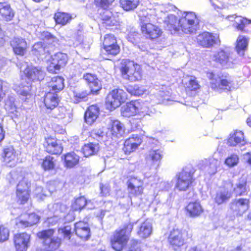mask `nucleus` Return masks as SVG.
I'll use <instances>...</instances> for the list:
<instances>
[{
  "label": "nucleus",
  "instance_id": "nucleus-1",
  "mask_svg": "<svg viewBox=\"0 0 251 251\" xmlns=\"http://www.w3.org/2000/svg\"><path fill=\"white\" fill-rule=\"evenodd\" d=\"M133 225L128 223L121 229L116 230L111 238L112 248L116 251H121L126 246L129 239Z\"/></svg>",
  "mask_w": 251,
  "mask_h": 251
},
{
  "label": "nucleus",
  "instance_id": "nucleus-2",
  "mask_svg": "<svg viewBox=\"0 0 251 251\" xmlns=\"http://www.w3.org/2000/svg\"><path fill=\"white\" fill-rule=\"evenodd\" d=\"M199 20L195 13L184 12L178 20V31L186 34H192L196 31L199 24Z\"/></svg>",
  "mask_w": 251,
  "mask_h": 251
},
{
  "label": "nucleus",
  "instance_id": "nucleus-3",
  "mask_svg": "<svg viewBox=\"0 0 251 251\" xmlns=\"http://www.w3.org/2000/svg\"><path fill=\"white\" fill-rule=\"evenodd\" d=\"M120 71L125 79L134 82L141 78L140 66L133 61L123 60Z\"/></svg>",
  "mask_w": 251,
  "mask_h": 251
},
{
  "label": "nucleus",
  "instance_id": "nucleus-4",
  "mask_svg": "<svg viewBox=\"0 0 251 251\" xmlns=\"http://www.w3.org/2000/svg\"><path fill=\"white\" fill-rule=\"evenodd\" d=\"M151 15L140 16L142 33L147 37L151 39L160 37L162 31L158 26L150 23Z\"/></svg>",
  "mask_w": 251,
  "mask_h": 251
},
{
  "label": "nucleus",
  "instance_id": "nucleus-5",
  "mask_svg": "<svg viewBox=\"0 0 251 251\" xmlns=\"http://www.w3.org/2000/svg\"><path fill=\"white\" fill-rule=\"evenodd\" d=\"M194 171L188 167L184 168L176 176L175 188L180 191H186L194 181Z\"/></svg>",
  "mask_w": 251,
  "mask_h": 251
},
{
  "label": "nucleus",
  "instance_id": "nucleus-6",
  "mask_svg": "<svg viewBox=\"0 0 251 251\" xmlns=\"http://www.w3.org/2000/svg\"><path fill=\"white\" fill-rule=\"evenodd\" d=\"M126 99V95L123 90L114 89L106 97L105 103L107 108L112 111L120 106Z\"/></svg>",
  "mask_w": 251,
  "mask_h": 251
},
{
  "label": "nucleus",
  "instance_id": "nucleus-7",
  "mask_svg": "<svg viewBox=\"0 0 251 251\" xmlns=\"http://www.w3.org/2000/svg\"><path fill=\"white\" fill-rule=\"evenodd\" d=\"M207 77L210 79L211 87L213 89L229 90L232 86V80L228 75L217 76L212 73L207 74Z\"/></svg>",
  "mask_w": 251,
  "mask_h": 251
},
{
  "label": "nucleus",
  "instance_id": "nucleus-8",
  "mask_svg": "<svg viewBox=\"0 0 251 251\" xmlns=\"http://www.w3.org/2000/svg\"><path fill=\"white\" fill-rule=\"evenodd\" d=\"M54 232L53 229H49L37 234L39 238L44 240V244L48 246L49 251H57L61 244L60 239L57 237L51 238Z\"/></svg>",
  "mask_w": 251,
  "mask_h": 251
},
{
  "label": "nucleus",
  "instance_id": "nucleus-9",
  "mask_svg": "<svg viewBox=\"0 0 251 251\" xmlns=\"http://www.w3.org/2000/svg\"><path fill=\"white\" fill-rule=\"evenodd\" d=\"M103 53L108 55L115 56L120 51V48L117 44V40L114 35L107 34L104 36L103 41Z\"/></svg>",
  "mask_w": 251,
  "mask_h": 251
},
{
  "label": "nucleus",
  "instance_id": "nucleus-10",
  "mask_svg": "<svg viewBox=\"0 0 251 251\" xmlns=\"http://www.w3.org/2000/svg\"><path fill=\"white\" fill-rule=\"evenodd\" d=\"M226 19L232 22L233 26L237 30L246 32H251V20L236 14L228 15Z\"/></svg>",
  "mask_w": 251,
  "mask_h": 251
},
{
  "label": "nucleus",
  "instance_id": "nucleus-11",
  "mask_svg": "<svg viewBox=\"0 0 251 251\" xmlns=\"http://www.w3.org/2000/svg\"><path fill=\"white\" fill-rule=\"evenodd\" d=\"M198 43L201 46L209 48L220 42L218 35L212 34L208 32H204L199 34L197 38Z\"/></svg>",
  "mask_w": 251,
  "mask_h": 251
},
{
  "label": "nucleus",
  "instance_id": "nucleus-12",
  "mask_svg": "<svg viewBox=\"0 0 251 251\" xmlns=\"http://www.w3.org/2000/svg\"><path fill=\"white\" fill-rule=\"evenodd\" d=\"M163 157L162 151L159 149L150 150L146 156L147 163L150 165V169L156 171L160 165V161Z\"/></svg>",
  "mask_w": 251,
  "mask_h": 251
},
{
  "label": "nucleus",
  "instance_id": "nucleus-13",
  "mask_svg": "<svg viewBox=\"0 0 251 251\" xmlns=\"http://www.w3.org/2000/svg\"><path fill=\"white\" fill-rule=\"evenodd\" d=\"M249 199L240 198L234 200L230 203V209L238 216H242L250 207Z\"/></svg>",
  "mask_w": 251,
  "mask_h": 251
},
{
  "label": "nucleus",
  "instance_id": "nucleus-14",
  "mask_svg": "<svg viewBox=\"0 0 251 251\" xmlns=\"http://www.w3.org/2000/svg\"><path fill=\"white\" fill-rule=\"evenodd\" d=\"M230 186L231 184H229L227 187L221 188L216 192L214 200L218 205L226 202L231 198L232 192L229 189Z\"/></svg>",
  "mask_w": 251,
  "mask_h": 251
},
{
  "label": "nucleus",
  "instance_id": "nucleus-15",
  "mask_svg": "<svg viewBox=\"0 0 251 251\" xmlns=\"http://www.w3.org/2000/svg\"><path fill=\"white\" fill-rule=\"evenodd\" d=\"M29 185L25 179L20 181L17 185V197L19 198L22 204L27 201L29 198Z\"/></svg>",
  "mask_w": 251,
  "mask_h": 251
},
{
  "label": "nucleus",
  "instance_id": "nucleus-16",
  "mask_svg": "<svg viewBox=\"0 0 251 251\" xmlns=\"http://www.w3.org/2000/svg\"><path fill=\"white\" fill-rule=\"evenodd\" d=\"M136 234L141 238L145 239L149 237L152 231V222L151 220L147 219L142 223L136 228Z\"/></svg>",
  "mask_w": 251,
  "mask_h": 251
},
{
  "label": "nucleus",
  "instance_id": "nucleus-17",
  "mask_svg": "<svg viewBox=\"0 0 251 251\" xmlns=\"http://www.w3.org/2000/svg\"><path fill=\"white\" fill-rule=\"evenodd\" d=\"M168 241L175 250H176L177 248L182 246L184 244V239L182 237L181 230L176 229L171 231L168 238Z\"/></svg>",
  "mask_w": 251,
  "mask_h": 251
},
{
  "label": "nucleus",
  "instance_id": "nucleus-18",
  "mask_svg": "<svg viewBox=\"0 0 251 251\" xmlns=\"http://www.w3.org/2000/svg\"><path fill=\"white\" fill-rule=\"evenodd\" d=\"M227 144L229 146H244L246 144L244 133L242 131L235 130L231 132L227 140Z\"/></svg>",
  "mask_w": 251,
  "mask_h": 251
},
{
  "label": "nucleus",
  "instance_id": "nucleus-19",
  "mask_svg": "<svg viewBox=\"0 0 251 251\" xmlns=\"http://www.w3.org/2000/svg\"><path fill=\"white\" fill-rule=\"evenodd\" d=\"M44 146L46 151L50 153L60 154L63 151V147L57 143L56 139L53 138H46Z\"/></svg>",
  "mask_w": 251,
  "mask_h": 251
},
{
  "label": "nucleus",
  "instance_id": "nucleus-20",
  "mask_svg": "<svg viewBox=\"0 0 251 251\" xmlns=\"http://www.w3.org/2000/svg\"><path fill=\"white\" fill-rule=\"evenodd\" d=\"M230 53L229 50L225 49H220L218 51L213 53L211 56L212 59L222 64L226 65L230 62Z\"/></svg>",
  "mask_w": 251,
  "mask_h": 251
},
{
  "label": "nucleus",
  "instance_id": "nucleus-21",
  "mask_svg": "<svg viewBox=\"0 0 251 251\" xmlns=\"http://www.w3.org/2000/svg\"><path fill=\"white\" fill-rule=\"evenodd\" d=\"M76 234L80 238L87 240L90 236V229L88 223L79 221L75 225Z\"/></svg>",
  "mask_w": 251,
  "mask_h": 251
},
{
  "label": "nucleus",
  "instance_id": "nucleus-22",
  "mask_svg": "<svg viewBox=\"0 0 251 251\" xmlns=\"http://www.w3.org/2000/svg\"><path fill=\"white\" fill-rule=\"evenodd\" d=\"M141 143V140L137 135L133 136L125 141L123 150L126 154H129L136 150Z\"/></svg>",
  "mask_w": 251,
  "mask_h": 251
},
{
  "label": "nucleus",
  "instance_id": "nucleus-23",
  "mask_svg": "<svg viewBox=\"0 0 251 251\" xmlns=\"http://www.w3.org/2000/svg\"><path fill=\"white\" fill-rule=\"evenodd\" d=\"M26 76L32 80H40L43 79L44 73L40 68L28 66L24 71Z\"/></svg>",
  "mask_w": 251,
  "mask_h": 251
},
{
  "label": "nucleus",
  "instance_id": "nucleus-24",
  "mask_svg": "<svg viewBox=\"0 0 251 251\" xmlns=\"http://www.w3.org/2000/svg\"><path fill=\"white\" fill-rule=\"evenodd\" d=\"M99 108L97 105H92L89 106L85 113V122L90 125H92L99 117Z\"/></svg>",
  "mask_w": 251,
  "mask_h": 251
},
{
  "label": "nucleus",
  "instance_id": "nucleus-25",
  "mask_svg": "<svg viewBox=\"0 0 251 251\" xmlns=\"http://www.w3.org/2000/svg\"><path fill=\"white\" fill-rule=\"evenodd\" d=\"M83 78L88 84L92 92H97L101 89V85L96 75L91 74L84 75Z\"/></svg>",
  "mask_w": 251,
  "mask_h": 251
},
{
  "label": "nucleus",
  "instance_id": "nucleus-26",
  "mask_svg": "<svg viewBox=\"0 0 251 251\" xmlns=\"http://www.w3.org/2000/svg\"><path fill=\"white\" fill-rule=\"evenodd\" d=\"M58 99L56 93L49 91L44 99V104L48 109H52L57 106Z\"/></svg>",
  "mask_w": 251,
  "mask_h": 251
},
{
  "label": "nucleus",
  "instance_id": "nucleus-27",
  "mask_svg": "<svg viewBox=\"0 0 251 251\" xmlns=\"http://www.w3.org/2000/svg\"><path fill=\"white\" fill-rule=\"evenodd\" d=\"M49 91L57 93L64 88V79L60 76H55L51 78L49 82Z\"/></svg>",
  "mask_w": 251,
  "mask_h": 251
},
{
  "label": "nucleus",
  "instance_id": "nucleus-28",
  "mask_svg": "<svg viewBox=\"0 0 251 251\" xmlns=\"http://www.w3.org/2000/svg\"><path fill=\"white\" fill-rule=\"evenodd\" d=\"M64 166L68 168H72L77 165L79 156L74 152L68 153L64 155Z\"/></svg>",
  "mask_w": 251,
  "mask_h": 251
},
{
  "label": "nucleus",
  "instance_id": "nucleus-29",
  "mask_svg": "<svg viewBox=\"0 0 251 251\" xmlns=\"http://www.w3.org/2000/svg\"><path fill=\"white\" fill-rule=\"evenodd\" d=\"M30 236L25 233L17 235V251H26Z\"/></svg>",
  "mask_w": 251,
  "mask_h": 251
},
{
  "label": "nucleus",
  "instance_id": "nucleus-30",
  "mask_svg": "<svg viewBox=\"0 0 251 251\" xmlns=\"http://www.w3.org/2000/svg\"><path fill=\"white\" fill-rule=\"evenodd\" d=\"M121 111L122 115L126 117H130L136 115L135 101L127 103L121 107Z\"/></svg>",
  "mask_w": 251,
  "mask_h": 251
},
{
  "label": "nucleus",
  "instance_id": "nucleus-31",
  "mask_svg": "<svg viewBox=\"0 0 251 251\" xmlns=\"http://www.w3.org/2000/svg\"><path fill=\"white\" fill-rule=\"evenodd\" d=\"M125 132L123 124L118 120H114L111 123V132L113 136L120 138Z\"/></svg>",
  "mask_w": 251,
  "mask_h": 251
},
{
  "label": "nucleus",
  "instance_id": "nucleus-32",
  "mask_svg": "<svg viewBox=\"0 0 251 251\" xmlns=\"http://www.w3.org/2000/svg\"><path fill=\"white\" fill-rule=\"evenodd\" d=\"M100 146L98 143H90L84 145L82 151L85 157L95 155L99 151Z\"/></svg>",
  "mask_w": 251,
  "mask_h": 251
},
{
  "label": "nucleus",
  "instance_id": "nucleus-33",
  "mask_svg": "<svg viewBox=\"0 0 251 251\" xmlns=\"http://www.w3.org/2000/svg\"><path fill=\"white\" fill-rule=\"evenodd\" d=\"M14 16L9 5L5 3L0 2V19L10 21Z\"/></svg>",
  "mask_w": 251,
  "mask_h": 251
},
{
  "label": "nucleus",
  "instance_id": "nucleus-34",
  "mask_svg": "<svg viewBox=\"0 0 251 251\" xmlns=\"http://www.w3.org/2000/svg\"><path fill=\"white\" fill-rule=\"evenodd\" d=\"M166 25V28L171 31H174V33L178 32V24L176 17L173 14H170L165 19L164 21Z\"/></svg>",
  "mask_w": 251,
  "mask_h": 251
},
{
  "label": "nucleus",
  "instance_id": "nucleus-35",
  "mask_svg": "<svg viewBox=\"0 0 251 251\" xmlns=\"http://www.w3.org/2000/svg\"><path fill=\"white\" fill-rule=\"evenodd\" d=\"M186 210L191 217L199 216L203 212L200 203L197 201L190 202L186 207Z\"/></svg>",
  "mask_w": 251,
  "mask_h": 251
},
{
  "label": "nucleus",
  "instance_id": "nucleus-36",
  "mask_svg": "<svg viewBox=\"0 0 251 251\" xmlns=\"http://www.w3.org/2000/svg\"><path fill=\"white\" fill-rule=\"evenodd\" d=\"M248 45V39L244 36H239L237 39L236 44V50L237 53L241 56L243 55Z\"/></svg>",
  "mask_w": 251,
  "mask_h": 251
},
{
  "label": "nucleus",
  "instance_id": "nucleus-37",
  "mask_svg": "<svg viewBox=\"0 0 251 251\" xmlns=\"http://www.w3.org/2000/svg\"><path fill=\"white\" fill-rule=\"evenodd\" d=\"M126 91L131 95L140 96L146 93L147 90L143 86L138 85H129L126 88Z\"/></svg>",
  "mask_w": 251,
  "mask_h": 251
},
{
  "label": "nucleus",
  "instance_id": "nucleus-38",
  "mask_svg": "<svg viewBox=\"0 0 251 251\" xmlns=\"http://www.w3.org/2000/svg\"><path fill=\"white\" fill-rule=\"evenodd\" d=\"M31 51L33 54L38 56L48 53L49 50L42 42H37L33 46Z\"/></svg>",
  "mask_w": 251,
  "mask_h": 251
},
{
  "label": "nucleus",
  "instance_id": "nucleus-39",
  "mask_svg": "<svg viewBox=\"0 0 251 251\" xmlns=\"http://www.w3.org/2000/svg\"><path fill=\"white\" fill-rule=\"evenodd\" d=\"M247 180L244 178H241L236 184L234 191L236 195L241 196L245 195L247 192Z\"/></svg>",
  "mask_w": 251,
  "mask_h": 251
},
{
  "label": "nucleus",
  "instance_id": "nucleus-40",
  "mask_svg": "<svg viewBox=\"0 0 251 251\" xmlns=\"http://www.w3.org/2000/svg\"><path fill=\"white\" fill-rule=\"evenodd\" d=\"M139 0H120L122 7L126 11L135 9L139 4Z\"/></svg>",
  "mask_w": 251,
  "mask_h": 251
},
{
  "label": "nucleus",
  "instance_id": "nucleus-41",
  "mask_svg": "<svg viewBox=\"0 0 251 251\" xmlns=\"http://www.w3.org/2000/svg\"><path fill=\"white\" fill-rule=\"evenodd\" d=\"M51 59L58 64L59 66L62 67L66 64L68 58L66 54L58 52L51 56Z\"/></svg>",
  "mask_w": 251,
  "mask_h": 251
},
{
  "label": "nucleus",
  "instance_id": "nucleus-42",
  "mask_svg": "<svg viewBox=\"0 0 251 251\" xmlns=\"http://www.w3.org/2000/svg\"><path fill=\"white\" fill-rule=\"evenodd\" d=\"M207 165L204 169L210 175L215 174L219 165V161L215 159H210L208 161L205 160Z\"/></svg>",
  "mask_w": 251,
  "mask_h": 251
},
{
  "label": "nucleus",
  "instance_id": "nucleus-43",
  "mask_svg": "<svg viewBox=\"0 0 251 251\" xmlns=\"http://www.w3.org/2000/svg\"><path fill=\"white\" fill-rule=\"evenodd\" d=\"M55 165V160L51 156H47L43 160L42 167L45 171L52 170Z\"/></svg>",
  "mask_w": 251,
  "mask_h": 251
},
{
  "label": "nucleus",
  "instance_id": "nucleus-44",
  "mask_svg": "<svg viewBox=\"0 0 251 251\" xmlns=\"http://www.w3.org/2000/svg\"><path fill=\"white\" fill-rule=\"evenodd\" d=\"M27 221L21 220L19 224L24 227L33 226L37 223L39 220V217L35 213H31L28 216Z\"/></svg>",
  "mask_w": 251,
  "mask_h": 251
},
{
  "label": "nucleus",
  "instance_id": "nucleus-45",
  "mask_svg": "<svg viewBox=\"0 0 251 251\" xmlns=\"http://www.w3.org/2000/svg\"><path fill=\"white\" fill-rule=\"evenodd\" d=\"M54 19L57 23L64 25L71 20V16L67 13L59 12L55 14Z\"/></svg>",
  "mask_w": 251,
  "mask_h": 251
},
{
  "label": "nucleus",
  "instance_id": "nucleus-46",
  "mask_svg": "<svg viewBox=\"0 0 251 251\" xmlns=\"http://www.w3.org/2000/svg\"><path fill=\"white\" fill-rule=\"evenodd\" d=\"M27 44L23 38L17 40V55H24L26 52Z\"/></svg>",
  "mask_w": 251,
  "mask_h": 251
},
{
  "label": "nucleus",
  "instance_id": "nucleus-47",
  "mask_svg": "<svg viewBox=\"0 0 251 251\" xmlns=\"http://www.w3.org/2000/svg\"><path fill=\"white\" fill-rule=\"evenodd\" d=\"M15 99L14 97H9L6 101L5 109L9 114H13L15 116L16 112Z\"/></svg>",
  "mask_w": 251,
  "mask_h": 251
},
{
  "label": "nucleus",
  "instance_id": "nucleus-48",
  "mask_svg": "<svg viewBox=\"0 0 251 251\" xmlns=\"http://www.w3.org/2000/svg\"><path fill=\"white\" fill-rule=\"evenodd\" d=\"M135 101L137 114H139L143 116L149 114V107L147 106L146 103L143 102H140L139 101Z\"/></svg>",
  "mask_w": 251,
  "mask_h": 251
},
{
  "label": "nucleus",
  "instance_id": "nucleus-49",
  "mask_svg": "<svg viewBox=\"0 0 251 251\" xmlns=\"http://www.w3.org/2000/svg\"><path fill=\"white\" fill-rule=\"evenodd\" d=\"M129 197H136L142 194L144 190L143 186H127Z\"/></svg>",
  "mask_w": 251,
  "mask_h": 251
},
{
  "label": "nucleus",
  "instance_id": "nucleus-50",
  "mask_svg": "<svg viewBox=\"0 0 251 251\" xmlns=\"http://www.w3.org/2000/svg\"><path fill=\"white\" fill-rule=\"evenodd\" d=\"M239 158L236 154H231L225 160V163L229 167H233L236 166L239 162Z\"/></svg>",
  "mask_w": 251,
  "mask_h": 251
},
{
  "label": "nucleus",
  "instance_id": "nucleus-51",
  "mask_svg": "<svg viewBox=\"0 0 251 251\" xmlns=\"http://www.w3.org/2000/svg\"><path fill=\"white\" fill-rule=\"evenodd\" d=\"M87 204V201L84 197H81L76 199L72 205V207L75 210H81Z\"/></svg>",
  "mask_w": 251,
  "mask_h": 251
},
{
  "label": "nucleus",
  "instance_id": "nucleus-52",
  "mask_svg": "<svg viewBox=\"0 0 251 251\" xmlns=\"http://www.w3.org/2000/svg\"><path fill=\"white\" fill-rule=\"evenodd\" d=\"M104 11L102 13L101 12L100 13L101 19L102 21L105 22L106 25H114V23H112L111 20L112 17V13L111 12L108 10L105 9L103 10Z\"/></svg>",
  "mask_w": 251,
  "mask_h": 251
},
{
  "label": "nucleus",
  "instance_id": "nucleus-53",
  "mask_svg": "<svg viewBox=\"0 0 251 251\" xmlns=\"http://www.w3.org/2000/svg\"><path fill=\"white\" fill-rule=\"evenodd\" d=\"M127 186H143V180L137 176H131L129 177L127 181Z\"/></svg>",
  "mask_w": 251,
  "mask_h": 251
},
{
  "label": "nucleus",
  "instance_id": "nucleus-54",
  "mask_svg": "<svg viewBox=\"0 0 251 251\" xmlns=\"http://www.w3.org/2000/svg\"><path fill=\"white\" fill-rule=\"evenodd\" d=\"M88 95V93L86 91L74 92V102L78 103L81 100H83L86 98Z\"/></svg>",
  "mask_w": 251,
  "mask_h": 251
},
{
  "label": "nucleus",
  "instance_id": "nucleus-55",
  "mask_svg": "<svg viewBox=\"0 0 251 251\" xmlns=\"http://www.w3.org/2000/svg\"><path fill=\"white\" fill-rule=\"evenodd\" d=\"M41 38L44 41H46L49 44H51L57 41L55 37L47 31H44L42 33Z\"/></svg>",
  "mask_w": 251,
  "mask_h": 251
},
{
  "label": "nucleus",
  "instance_id": "nucleus-56",
  "mask_svg": "<svg viewBox=\"0 0 251 251\" xmlns=\"http://www.w3.org/2000/svg\"><path fill=\"white\" fill-rule=\"evenodd\" d=\"M60 68L61 67L59 66L58 64L55 63L54 61H52V59L50 61L47 66L48 71L51 73H57Z\"/></svg>",
  "mask_w": 251,
  "mask_h": 251
},
{
  "label": "nucleus",
  "instance_id": "nucleus-57",
  "mask_svg": "<svg viewBox=\"0 0 251 251\" xmlns=\"http://www.w3.org/2000/svg\"><path fill=\"white\" fill-rule=\"evenodd\" d=\"M14 150L13 148H7L4 150V158L6 162L8 163L11 161L9 158H12L14 160L15 158V154L14 153Z\"/></svg>",
  "mask_w": 251,
  "mask_h": 251
},
{
  "label": "nucleus",
  "instance_id": "nucleus-58",
  "mask_svg": "<svg viewBox=\"0 0 251 251\" xmlns=\"http://www.w3.org/2000/svg\"><path fill=\"white\" fill-rule=\"evenodd\" d=\"M9 230L2 225H0V242H3L8 239Z\"/></svg>",
  "mask_w": 251,
  "mask_h": 251
},
{
  "label": "nucleus",
  "instance_id": "nucleus-59",
  "mask_svg": "<svg viewBox=\"0 0 251 251\" xmlns=\"http://www.w3.org/2000/svg\"><path fill=\"white\" fill-rule=\"evenodd\" d=\"M114 1V0H95L96 4L101 7L103 10L106 9L109 5Z\"/></svg>",
  "mask_w": 251,
  "mask_h": 251
},
{
  "label": "nucleus",
  "instance_id": "nucleus-60",
  "mask_svg": "<svg viewBox=\"0 0 251 251\" xmlns=\"http://www.w3.org/2000/svg\"><path fill=\"white\" fill-rule=\"evenodd\" d=\"M104 135V132L100 129H94L91 132L92 137L100 142L102 140Z\"/></svg>",
  "mask_w": 251,
  "mask_h": 251
},
{
  "label": "nucleus",
  "instance_id": "nucleus-61",
  "mask_svg": "<svg viewBox=\"0 0 251 251\" xmlns=\"http://www.w3.org/2000/svg\"><path fill=\"white\" fill-rule=\"evenodd\" d=\"M20 99L23 101H25L31 97V95L29 92V88H25L22 90L20 94Z\"/></svg>",
  "mask_w": 251,
  "mask_h": 251
},
{
  "label": "nucleus",
  "instance_id": "nucleus-62",
  "mask_svg": "<svg viewBox=\"0 0 251 251\" xmlns=\"http://www.w3.org/2000/svg\"><path fill=\"white\" fill-rule=\"evenodd\" d=\"M187 88L190 90H196L199 88V85L195 77H191L189 80Z\"/></svg>",
  "mask_w": 251,
  "mask_h": 251
},
{
  "label": "nucleus",
  "instance_id": "nucleus-63",
  "mask_svg": "<svg viewBox=\"0 0 251 251\" xmlns=\"http://www.w3.org/2000/svg\"><path fill=\"white\" fill-rule=\"evenodd\" d=\"M169 92L167 94L164 92H160L158 95V99L159 102L165 103L169 100Z\"/></svg>",
  "mask_w": 251,
  "mask_h": 251
},
{
  "label": "nucleus",
  "instance_id": "nucleus-64",
  "mask_svg": "<svg viewBox=\"0 0 251 251\" xmlns=\"http://www.w3.org/2000/svg\"><path fill=\"white\" fill-rule=\"evenodd\" d=\"M48 209L54 213H57L61 211V205L58 203L50 204L48 205Z\"/></svg>",
  "mask_w": 251,
  "mask_h": 251
}]
</instances>
